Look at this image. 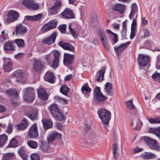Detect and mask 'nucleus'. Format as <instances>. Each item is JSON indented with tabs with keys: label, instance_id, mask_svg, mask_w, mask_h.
Wrapping results in <instances>:
<instances>
[{
	"label": "nucleus",
	"instance_id": "nucleus-1",
	"mask_svg": "<svg viewBox=\"0 0 160 160\" xmlns=\"http://www.w3.org/2000/svg\"><path fill=\"white\" fill-rule=\"evenodd\" d=\"M97 112L103 124L108 123L111 118V113L109 111L102 108Z\"/></svg>",
	"mask_w": 160,
	"mask_h": 160
},
{
	"label": "nucleus",
	"instance_id": "nucleus-2",
	"mask_svg": "<svg viewBox=\"0 0 160 160\" xmlns=\"http://www.w3.org/2000/svg\"><path fill=\"white\" fill-rule=\"evenodd\" d=\"M49 108L51 112L57 119L60 121H62L64 119V115L60 112L57 104H53Z\"/></svg>",
	"mask_w": 160,
	"mask_h": 160
},
{
	"label": "nucleus",
	"instance_id": "nucleus-3",
	"mask_svg": "<svg viewBox=\"0 0 160 160\" xmlns=\"http://www.w3.org/2000/svg\"><path fill=\"white\" fill-rule=\"evenodd\" d=\"M23 99L28 102H32L35 99L34 90L31 87L24 89Z\"/></svg>",
	"mask_w": 160,
	"mask_h": 160
},
{
	"label": "nucleus",
	"instance_id": "nucleus-4",
	"mask_svg": "<svg viewBox=\"0 0 160 160\" xmlns=\"http://www.w3.org/2000/svg\"><path fill=\"white\" fill-rule=\"evenodd\" d=\"M94 99L97 102H101L104 101L108 98V97L104 96L100 91V88L96 86L93 90Z\"/></svg>",
	"mask_w": 160,
	"mask_h": 160
},
{
	"label": "nucleus",
	"instance_id": "nucleus-5",
	"mask_svg": "<svg viewBox=\"0 0 160 160\" xmlns=\"http://www.w3.org/2000/svg\"><path fill=\"white\" fill-rule=\"evenodd\" d=\"M144 140L151 149L157 151L160 150V147L158 145L155 140L147 136L144 137Z\"/></svg>",
	"mask_w": 160,
	"mask_h": 160
},
{
	"label": "nucleus",
	"instance_id": "nucleus-6",
	"mask_svg": "<svg viewBox=\"0 0 160 160\" xmlns=\"http://www.w3.org/2000/svg\"><path fill=\"white\" fill-rule=\"evenodd\" d=\"M28 134L29 137L32 139L37 138L38 133L36 124L34 123L31 126L28 132Z\"/></svg>",
	"mask_w": 160,
	"mask_h": 160
},
{
	"label": "nucleus",
	"instance_id": "nucleus-7",
	"mask_svg": "<svg viewBox=\"0 0 160 160\" xmlns=\"http://www.w3.org/2000/svg\"><path fill=\"white\" fill-rule=\"evenodd\" d=\"M19 15V13L13 10H10L8 13V17L6 19V21L8 23L14 22L18 19Z\"/></svg>",
	"mask_w": 160,
	"mask_h": 160
},
{
	"label": "nucleus",
	"instance_id": "nucleus-8",
	"mask_svg": "<svg viewBox=\"0 0 160 160\" xmlns=\"http://www.w3.org/2000/svg\"><path fill=\"white\" fill-rule=\"evenodd\" d=\"M149 58V57L148 56L140 54L137 58L138 63L141 67L145 66L148 63Z\"/></svg>",
	"mask_w": 160,
	"mask_h": 160
},
{
	"label": "nucleus",
	"instance_id": "nucleus-9",
	"mask_svg": "<svg viewBox=\"0 0 160 160\" xmlns=\"http://www.w3.org/2000/svg\"><path fill=\"white\" fill-rule=\"evenodd\" d=\"M57 37V32L56 31H55L49 37L43 38L42 42L45 44H52L55 42Z\"/></svg>",
	"mask_w": 160,
	"mask_h": 160
},
{
	"label": "nucleus",
	"instance_id": "nucleus-10",
	"mask_svg": "<svg viewBox=\"0 0 160 160\" xmlns=\"http://www.w3.org/2000/svg\"><path fill=\"white\" fill-rule=\"evenodd\" d=\"M74 59V55L67 53H64L63 63L66 65L72 64Z\"/></svg>",
	"mask_w": 160,
	"mask_h": 160
},
{
	"label": "nucleus",
	"instance_id": "nucleus-11",
	"mask_svg": "<svg viewBox=\"0 0 160 160\" xmlns=\"http://www.w3.org/2000/svg\"><path fill=\"white\" fill-rule=\"evenodd\" d=\"M27 28L21 24L17 25L15 29L16 35L22 36L27 32Z\"/></svg>",
	"mask_w": 160,
	"mask_h": 160
},
{
	"label": "nucleus",
	"instance_id": "nucleus-12",
	"mask_svg": "<svg viewBox=\"0 0 160 160\" xmlns=\"http://www.w3.org/2000/svg\"><path fill=\"white\" fill-rule=\"evenodd\" d=\"M45 68L44 65L42 64L41 62L38 60L35 61L33 64V70L38 73H40Z\"/></svg>",
	"mask_w": 160,
	"mask_h": 160
},
{
	"label": "nucleus",
	"instance_id": "nucleus-13",
	"mask_svg": "<svg viewBox=\"0 0 160 160\" xmlns=\"http://www.w3.org/2000/svg\"><path fill=\"white\" fill-rule=\"evenodd\" d=\"M61 15L66 19L73 18L75 15L72 11L68 8H66L61 13Z\"/></svg>",
	"mask_w": 160,
	"mask_h": 160
},
{
	"label": "nucleus",
	"instance_id": "nucleus-14",
	"mask_svg": "<svg viewBox=\"0 0 160 160\" xmlns=\"http://www.w3.org/2000/svg\"><path fill=\"white\" fill-rule=\"evenodd\" d=\"M61 138V134L56 132H52L49 133L47 137V140L50 143L52 142L53 141L57 138Z\"/></svg>",
	"mask_w": 160,
	"mask_h": 160
},
{
	"label": "nucleus",
	"instance_id": "nucleus-15",
	"mask_svg": "<svg viewBox=\"0 0 160 160\" xmlns=\"http://www.w3.org/2000/svg\"><path fill=\"white\" fill-rule=\"evenodd\" d=\"M53 53L54 57V59L52 61V66L53 68H56L58 66V59L60 53L58 50L53 51Z\"/></svg>",
	"mask_w": 160,
	"mask_h": 160
},
{
	"label": "nucleus",
	"instance_id": "nucleus-16",
	"mask_svg": "<svg viewBox=\"0 0 160 160\" xmlns=\"http://www.w3.org/2000/svg\"><path fill=\"white\" fill-rule=\"evenodd\" d=\"M15 42L14 40L8 41L4 46L3 49L6 52L7 51H13L15 50L14 47V44Z\"/></svg>",
	"mask_w": 160,
	"mask_h": 160
},
{
	"label": "nucleus",
	"instance_id": "nucleus-17",
	"mask_svg": "<svg viewBox=\"0 0 160 160\" xmlns=\"http://www.w3.org/2000/svg\"><path fill=\"white\" fill-rule=\"evenodd\" d=\"M58 45L64 50H68L71 52H73L74 50V47L70 43H66L61 41L58 43Z\"/></svg>",
	"mask_w": 160,
	"mask_h": 160
},
{
	"label": "nucleus",
	"instance_id": "nucleus-18",
	"mask_svg": "<svg viewBox=\"0 0 160 160\" xmlns=\"http://www.w3.org/2000/svg\"><path fill=\"white\" fill-rule=\"evenodd\" d=\"M112 84L111 82H107L105 85V91L107 95L112 97L113 94V89Z\"/></svg>",
	"mask_w": 160,
	"mask_h": 160
},
{
	"label": "nucleus",
	"instance_id": "nucleus-19",
	"mask_svg": "<svg viewBox=\"0 0 160 160\" xmlns=\"http://www.w3.org/2000/svg\"><path fill=\"white\" fill-rule=\"evenodd\" d=\"M55 76L52 72H47L44 75V80L50 83H53L55 82Z\"/></svg>",
	"mask_w": 160,
	"mask_h": 160
},
{
	"label": "nucleus",
	"instance_id": "nucleus-20",
	"mask_svg": "<svg viewBox=\"0 0 160 160\" xmlns=\"http://www.w3.org/2000/svg\"><path fill=\"white\" fill-rule=\"evenodd\" d=\"M38 98L42 100H47L48 99V96L47 92L42 88H40L37 91Z\"/></svg>",
	"mask_w": 160,
	"mask_h": 160
},
{
	"label": "nucleus",
	"instance_id": "nucleus-21",
	"mask_svg": "<svg viewBox=\"0 0 160 160\" xmlns=\"http://www.w3.org/2000/svg\"><path fill=\"white\" fill-rule=\"evenodd\" d=\"M112 8L113 10H117L121 14H122L125 11V7L124 5L121 4H116L112 7Z\"/></svg>",
	"mask_w": 160,
	"mask_h": 160
},
{
	"label": "nucleus",
	"instance_id": "nucleus-22",
	"mask_svg": "<svg viewBox=\"0 0 160 160\" xmlns=\"http://www.w3.org/2000/svg\"><path fill=\"white\" fill-rule=\"evenodd\" d=\"M130 42H128L125 43L121 44L120 46L117 47H114V49L115 51L118 53H120L125 49L127 48Z\"/></svg>",
	"mask_w": 160,
	"mask_h": 160
},
{
	"label": "nucleus",
	"instance_id": "nucleus-23",
	"mask_svg": "<svg viewBox=\"0 0 160 160\" xmlns=\"http://www.w3.org/2000/svg\"><path fill=\"white\" fill-rule=\"evenodd\" d=\"M44 129L46 130L51 128L52 126V123L51 120L44 119L42 120Z\"/></svg>",
	"mask_w": 160,
	"mask_h": 160
},
{
	"label": "nucleus",
	"instance_id": "nucleus-24",
	"mask_svg": "<svg viewBox=\"0 0 160 160\" xmlns=\"http://www.w3.org/2000/svg\"><path fill=\"white\" fill-rule=\"evenodd\" d=\"M28 125V122L27 120L24 119L22 121L21 123L18 125H16V127L18 130H22L26 128Z\"/></svg>",
	"mask_w": 160,
	"mask_h": 160
},
{
	"label": "nucleus",
	"instance_id": "nucleus-25",
	"mask_svg": "<svg viewBox=\"0 0 160 160\" xmlns=\"http://www.w3.org/2000/svg\"><path fill=\"white\" fill-rule=\"evenodd\" d=\"M141 156L143 159L147 160L154 158L155 157V155L151 152H144L141 154Z\"/></svg>",
	"mask_w": 160,
	"mask_h": 160
},
{
	"label": "nucleus",
	"instance_id": "nucleus-26",
	"mask_svg": "<svg viewBox=\"0 0 160 160\" xmlns=\"http://www.w3.org/2000/svg\"><path fill=\"white\" fill-rule=\"evenodd\" d=\"M38 113L36 110L33 111L31 113L26 112L25 114L26 116L33 121H34L38 119Z\"/></svg>",
	"mask_w": 160,
	"mask_h": 160
},
{
	"label": "nucleus",
	"instance_id": "nucleus-27",
	"mask_svg": "<svg viewBox=\"0 0 160 160\" xmlns=\"http://www.w3.org/2000/svg\"><path fill=\"white\" fill-rule=\"evenodd\" d=\"M19 146L18 142L15 138L12 139L8 144L7 147L9 148H15Z\"/></svg>",
	"mask_w": 160,
	"mask_h": 160
},
{
	"label": "nucleus",
	"instance_id": "nucleus-28",
	"mask_svg": "<svg viewBox=\"0 0 160 160\" xmlns=\"http://www.w3.org/2000/svg\"><path fill=\"white\" fill-rule=\"evenodd\" d=\"M106 68L104 66L102 69L99 71V75L97 78V81L98 82H101L103 80V77Z\"/></svg>",
	"mask_w": 160,
	"mask_h": 160
},
{
	"label": "nucleus",
	"instance_id": "nucleus-29",
	"mask_svg": "<svg viewBox=\"0 0 160 160\" xmlns=\"http://www.w3.org/2000/svg\"><path fill=\"white\" fill-rule=\"evenodd\" d=\"M118 146L117 143H115L112 145V151L115 160H117L118 158Z\"/></svg>",
	"mask_w": 160,
	"mask_h": 160
},
{
	"label": "nucleus",
	"instance_id": "nucleus-30",
	"mask_svg": "<svg viewBox=\"0 0 160 160\" xmlns=\"http://www.w3.org/2000/svg\"><path fill=\"white\" fill-rule=\"evenodd\" d=\"M98 34L102 42H103H103H108V38L105 35L104 33L101 29H99L98 31Z\"/></svg>",
	"mask_w": 160,
	"mask_h": 160
},
{
	"label": "nucleus",
	"instance_id": "nucleus-31",
	"mask_svg": "<svg viewBox=\"0 0 160 160\" xmlns=\"http://www.w3.org/2000/svg\"><path fill=\"white\" fill-rule=\"evenodd\" d=\"M78 30H76L75 29L74 30L72 28L70 25L68 27V28L69 29V31L70 32L71 34L74 38L77 37L78 36L79 31L80 29V26H78Z\"/></svg>",
	"mask_w": 160,
	"mask_h": 160
},
{
	"label": "nucleus",
	"instance_id": "nucleus-32",
	"mask_svg": "<svg viewBox=\"0 0 160 160\" xmlns=\"http://www.w3.org/2000/svg\"><path fill=\"white\" fill-rule=\"evenodd\" d=\"M6 92L9 96L14 97L16 98L18 96L17 92L16 90L14 88H11L6 91Z\"/></svg>",
	"mask_w": 160,
	"mask_h": 160
},
{
	"label": "nucleus",
	"instance_id": "nucleus-33",
	"mask_svg": "<svg viewBox=\"0 0 160 160\" xmlns=\"http://www.w3.org/2000/svg\"><path fill=\"white\" fill-rule=\"evenodd\" d=\"M8 139V136L5 134L0 135V147H3Z\"/></svg>",
	"mask_w": 160,
	"mask_h": 160
},
{
	"label": "nucleus",
	"instance_id": "nucleus-34",
	"mask_svg": "<svg viewBox=\"0 0 160 160\" xmlns=\"http://www.w3.org/2000/svg\"><path fill=\"white\" fill-rule=\"evenodd\" d=\"M41 144L39 147L40 149L42 151H45L47 150L49 148V144L47 142H41Z\"/></svg>",
	"mask_w": 160,
	"mask_h": 160
},
{
	"label": "nucleus",
	"instance_id": "nucleus-35",
	"mask_svg": "<svg viewBox=\"0 0 160 160\" xmlns=\"http://www.w3.org/2000/svg\"><path fill=\"white\" fill-rule=\"evenodd\" d=\"M14 156V153H5L3 155L2 160H9L12 159Z\"/></svg>",
	"mask_w": 160,
	"mask_h": 160
},
{
	"label": "nucleus",
	"instance_id": "nucleus-36",
	"mask_svg": "<svg viewBox=\"0 0 160 160\" xmlns=\"http://www.w3.org/2000/svg\"><path fill=\"white\" fill-rule=\"evenodd\" d=\"M106 32L107 34H109L108 35H113L114 38L113 39V40L114 42V43H115L118 42V36L116 34L112 32L109 29L106 30Z\"/></svg>",
	"mask_w": 160,
	"mask_h": 160
},
{
	"label": "nucleus",
	"instance_id": "nucleus-37",
	"mask_svg": "<svg viewBox=\"0 0 160 160\" xmlns=\"http://www.w3.org/2000/svg\"><path fill=\"white\" fill-rule=\"evenodd\" d=\"M27 144L31 148L35 149L38 147L37 143L31 140H28L27 142Z\"/></svg>",
	"mask_w": 160,
	"mask_h": 160
},
{
	"label": "nucleus",
	"instance_id": "nucleus-38",
	"mask_svg": "<svg viewBox=\"0 0 160 160\" xmlns=\"http://www.w3.org/2000/svg\"><path fill=\"white\" fill-rule=\"evenodd\" d=\"M69 88L66 86H62L60 89V91L63 94L67 96V92L69 91Z\"/></svg>",
	"mask_w": 160,
	"mask_h": 160
},
{
	"label": "nucleus",
	"instance_id": "nucleus-39",
	"mask_svg": "<svg viewBox=\"0 0 160 160\" xmlns=\"http://www.w3.org/2000/svg\"><path fill=\"white\" fill-rule=\"evenodd\" d=\"M125 104L127 108L129 109H133L135 108V106L133 104L132 99L126 101Z\"/></svg>",
	"mask_w": 160,
	"mask_h": 160
},
{
	"label": "nucleus",
	"instance_id": "nucleus-40",
	"mask_svg": "<svg viewBox=\"0 0 160 160\" xmlns=\"http://www.w3.org/2000/svg\"><path fill=\"white\" fill-rule=\"evenodd\" d=\"M148 120L151 124L160 123V117L155 118H148Z\"/></svg>",
	"mask_w": 160,
	"mask_h": 160
},
{
	"label": "nucleus",
	"instance_id": "nucleus-41",
	"mask_svg": "<svg viewBox=\"0 0 160 160\" xmlns=\"http://www.w3.org/2000/svg\"><path fill=\"white\" fill-rule=\"evenodd\" d=\"M151 77L154 80L160 83V73L156 71L152 74Z\"/></svg>",
	"mask_w": 160,
	"mask_h": 160
},
{
	"label": "nucleus",
	"instance_id": "nucleus-42",
	"mask_svg": "<svg viewBox=\"0 0 160 160\" xmlns=\"http://www.w3.org/2000/svg\"><path fill=\"white\" fill-rule=\"evenodd\" d=\"M18 47L22 48L25 46V42L22 39H17L14 41Z\"/></svg>",
	"mask_w": 160,
	"mask_h": 160
},
{
	"label": "nucleus",
	"instance_id": "nucleus-43",
	"mask_svg": "<svg viewBox=\"0 0 160 160\" xmlns=\"http://www.w3.org/2000/svg\"><path fill=\"white\" fill-rule=\"evenodd\" d=\"M58 11L56 9V8L52 6L48 10L49 16L56 15L57 14Z\"/></svg>",
	"mask_w": 160,
	"mask_h": 160
},
{
	"label": "nucleus",
	"instance_id": "nucleus-44",
	"mask_svg": "<svg viewBox=\"0 0 160 160\" xmlns=\"http://www.w3.org/2000/svg\"><path fill=\"white\" fill-rule=\"evenodd\" d=\"M47 24L50 29L55 28L57 26V22L56 20H53L49 22Z\"/></svg>",
	"mask_w": 160,
	"mask_h": 160
},
{
	"label": "nucleus",
	"instance_id": "nucleus-45",
	"mask_svg": "<svg viewBox=\"0 0 160 160\" xmlns=\"http://www.w3.org/2000/svg\"><path fill=\"white\" fill-rule=\"evenodd\" d=\"M81 90L84 94H86L90 92L91 91V89L88 86H87L84 85L82 87Z\"/></svg>",
	"mask_w": 160,
	"mask_h": 160
},
{
	"label": "nucleus",
	"instance_id": "nucleus-46",
	"mask_svg": "<svg viewBox=\"0 0 160 160\" xmlns=\"http://www.w3.org/2000/svg\"><path fill=\"white\" fill-rule=\"evenodd\" d=\"M13 74L19 79H21L22 78V72L20 70H17L13 73Z\"/></svg>",
	"mask_w": 160,
	"mask_h": 160
},
{
	"label": "nucleus",
	"instance_id": "nucleus-47",
	"mask_svg": "<svg viewBox=\"0 0 160 160\" xmlns=\"http://www.w3.org/2000/svg\"><path fill=\"white\" fill-rule=\"evenodd\" d=\"M32 0H24L22 1V4L27 8H30L32 4L33 3Z\"/></svg>",
	"mask_w": 160,
	"mask_h": 160
},
{
	"label": "nucleus",
	"instance_id": "nucleus-48",
	"mask_svg": "<svg viewBox=\"0 0 160 160\" xmlns=\"http://www.w3.org/2000/svg\"><path fill=\"white\" fill-rule=\"evenodd\" d=\"M62 6V3L61 1H57L52 6L55 8L56 9H57L59 11Z\"/></svg>",
	"mask_w": 160,
	"mask_h": 160
},
{
	"label": "nucleus",
	"instance_id": "nucleus-49",
	"mask_svg": "<svg viewBox=\"0 0 160 160\" xmlns=\"http://www.w3.org/2000/svg\"><path fill=\"white\" fill-rule=\"evenodd\" d=\"M136 27L135 26L134 27L132 26L131 27V32L130 35V39H132L134 38L136 35Z\"/></svg>",
	"mask_w": 160,
	"mask_h": 160
},
{
	"label": "nucleus",
	"instance_id": "nucleus-50",
	"mask_svg": "<svg viewBox=\"0 0 160 160\" xmlns=\"http://www.w3.org/2000/svg\"><path fill=\"white\" fill-rule=\"evenodd\" d=\"M67 25L66 24H63L59 26L58 27V29L59 30L60 32L62 33H65V31L66 30Z\"/></svg>",
	"mask_w": 160,
	"mask_h": 160
},
{
	"label": "nucleus",
	"instance_id": "nucleus-51",
	"mask_svg": "<svg viewBox=\"0 0 160 160\" xmlns=\"http://www.w3.org/2000/svg\"><path fill=\"white\" fill-rule=\"evenodd\" d=\"M138 7L135 3L132 4L131 6V13H135L138 11Z\"/></svg>",
	"mask_w": 160,
	"mask_h": 160
},
{
	"label": "nucleus",
	"instance_id": "nucleus-52",
	"mask_svg": "<svg viewBox=\"0 0 160 160\" xmlns=\"http://www.w3.org/2000/svg\"><path fill=\"white\" fill-rule=\"evenodd\" d=\"M12 63H9V64L3 66L4 70L7 72H10L12 69Z\"/></svg>",
	"mask_w": 160,
	"mask_h": 160
},
{
	"label": "nucleus",
	"instance_id": "nucleus-53",
	"mask_svg": "<svg viewBox=\"0 0 160 160\" xmlns=\"http://www.w3.org/2000/svg\"><path fill=\"white\" fill-rule=\"evenodd\" d=\"M52 58L51 54L46 55L45 56V59L47 63V64L50 66H51V62Z\"/></svg>",
	"mask_w": 160,
	"mask_h": 160
},
{
	"label": "nucleus",
	"instance_id": "nucleus-54",
	"mask_svg": "<svg viewBox=\"0 0 160 160\" xmlns=\"http://www.w3.org/2000/svg\"><path fill=\"white\" fill-rule=\"evenodd\" d=\"M12 125L10 123H9L8 125L7 128L6 130V132L8 134L11 133L12 131Z\"/></svg>",
	"mask_w": 160,
	"mask_h": 160
},
{
	"label": "nucleus",
	"instance_id": "nucleus-55",
	"mask_svg": "<svg viewBox=\"0 0 160 160\" xmlns=\"http://www.w3.org/2000/svg\"><path fill=\"white\" fill-rule=\"evenodd\" d=\"M55 98L58 100V102L61 103L62 104H66L67 103V101L65 99H64L57 96H55Z\"/></svg>",
	"mask_w": 160,
	"mask_h": 160
},
{
	"label": "nucleus",
	"instance_id": "nucleus-56",
	"mask_svg": "<svg viewBox=\"0 0 160 160\" xmlns=\"http://www.w3.org/2000/svg\"><path fill=\"white\" fill-rule=\"evenodd\" d=\"M31 160H39L40 157L37 153H33L30 155Z\"/></svg>",
	"mask_w": 160,
	"mask_h": 160
},
{
	"label": "nucleus",
	"instance_id": "nucleus-57",
	"mask_svg": "<svg viewBox=\"0 0 160 160\" xmlns=\"http://www.w3.org/2000/svg\"><path fill=\"white\" fill-rule=\"evenodd\" d=\"M2 60L3 61V65H6L10 63H11V60L10 58H6L3 57L2 58Z\"/></svg>",
	"mask_w": 160,
	"mask_h": 160
},
{
	"label": "nucleus",
	"instance_id": "nucleus-58",
	"mask_svg": "<svg viewBox=\"0 0 160 160\" xmlns=\"http://www.w3.org/2000/svg\"><path fill=\"white\" fill-rule=\"evenodd\" d=\"M50 29L47 23L45 24L41 28L42 31L43 32H46Z\"/></svg>",
	"mask_w": 160,
	"mask_h": 160
},
{
	"label": "nucleus",
	"instance_id": "nucleus-59",
	"mask_svg": "<svg viewBox=\"0 0 160 160\" xmlns=\"http://www.w3.org/2000/svg\"><path fill=\"white\" fill-rule=\"evenodd\" d=\"M39 7V6L38 4L34 3V2L33 1V3H32V5L29 9H33L36 10L38 9Z\"/></svg>",
	"mask_w": 160,
	"mask_h": 160
},
{
	"label": "nucleus",
	"instance_id": "nucleus-60",
	"mask_svg": "<svg viewBox=\"0 0 160 160\" xmlns=\"http://www.w3.org/2000/svg\"><path fill=\"white\" fill-rule=\"evenodd\" d=\"M145 46L148 48H149L152 46V43L149 40L146 41L144 43Z\"/></svg>",
	"mask_w": 160,
	"mask_h": 160
},
{
	"label": "nucleus",
	"instance_id": "nucleus-61",
	"mask_svg": "<svg viewBox=\"0 0 160 160\" xmlns=\"http://www.w3.org/2000/svg\"><path fill=\"white\" fill-rule=\"evenodd\" d=\"M42 15L41 13H39L37 15H34V21L40 20L42 17Z\"/></svg>",
	"mask_w": 160,
	"mask_h": 160
},
{
	"label": "nucleus",
	"instance_id": "nucleus-62",
	"mask_svg": "<svg viewBox=\"0 0 160 160\" xmlns=\"http://www.w3.org/2000/svg\"><path fill=\"white\" fill-rule=\"evenodd\" d=\"M142 125V122L139 119L137 121V124L136 126V128L137 129H140L141 128Z\"/></svg>",
	"mask_w": 160,
	"mask_h": 160
},
{
	"label": "nucleus",
	"instance_id": "nucleus-63",
	"mask_svg": "<svg viewBox=\"0 0 160 160\" xmlns=\"http://www.w3.org/2000/svg\"><path fill=\"white\" fill-rule=\"evenodd\" d=\"M157 63L156 68L157 69H160V55H158L157 57Z\"/></svg>",
	"mask_w": 160,
	"mask_h": 160
},
{
	"label": "nucleus",
	"instance_id": "nucleus-64",
	"mask_svg": "<svg viewBox=\"0 0 160 160\" xmlns=\"http://www.w3.org/2000/svg\"><path fill=\"white\" fill-rule=\"evenodd\" d=\"M24 54V53H19L14 55V57L16 59H19L22 58Z\"/></svg>",
	"mask_w": 160,
	"mask_h": 160
}]
</instances>
